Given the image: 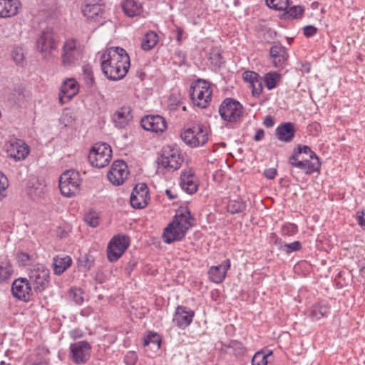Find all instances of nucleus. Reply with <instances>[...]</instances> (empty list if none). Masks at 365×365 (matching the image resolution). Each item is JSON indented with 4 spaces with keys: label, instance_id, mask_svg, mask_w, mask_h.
I'll return each instance as SVG.
<instances>
[{
    "label": "nucleus",
    "instance_id": "nucleus-62",
    "mask_svg": "<svg viewBox=\"0 0 365 365\" xmlns=\"http://www.w3.org/2000/svg\"><path fill=\"white\" fill-rule=\"evenodd\" d=\"M263 124L264 126H266L267 128L272 127L274 124V120L273 117H272L271 115H267L264 118Z\"/></svg>",
    "mask_w": 365,
    "mask_h": 365
},
{
    "label": "nucleus",
    "instance_id": "nucleus-33",
    "mask_svg": "<svg viewBox=\"0 0 365 365\" xmlns=\"http://www.w3.org/2000/svg\"><path fill=\"white\" fill-rule=\"evenodd\" d=\"M14 273L11 262L6 259L0 262V283L9 280Z\"/></svg>",
    "mask_w": 365,
    "mask_h": 365
},
{
    "label": "nucleus",
    "instance_id": "nucleus-10",
    "mask_svg": "<svg viewBox=\"0 0 365 365\" xmlns=\"http://www.w3.org/2000/svg\"><path fill=\"white\" fill-rule=\"evenodd\" d=\"M82 13L88 19L101 22L106 18V6L103 0H85Z\"/></svg>",
    "mask_w": 365,
    "mask_h": 365
},
{
    "label": "nucleus",
    "instance_id": "nucleus-26",
    "mask_svg": "<svg viewBox=\"0 0 365 365\" xmlns=\"http://www.w3.org/2000/svg\"><path fill=\"white\" fill-rule=\"evenodd\" d=\"M112 118L115 127L119 128H125L133 119L130 107L125 106L119 108L115 111Z\"/></svg>",
    "mask_w": 365,
    "mask_h": 365
},
{
    "label": "nucleus",
    "instance_id": "nucleus-25",
    "mask_svg": "<svg viewBox=\"0 0 365 365\" xmlns=\"http://www.w3.org/2000/svg\"><path fill=\"white\" fill-rule=\"evenodd\" d=\"M296 163L295 167L304 171L307 175H311L314 173L319 172L321 169V162L317 155L311 156L304 161L298 160V158H294Z\"/></svg>",
    "mask_w": 365,
    "mask_h": 365
},
{
    "label": "nucleus",
    "instance_id": "nucleus-12",
    "mask_svg": "<svg viewBox=\"0 0 365 365\" xmlns=\"http://www.w3.org/2000/svg\"><path fill=\"white\" fill-rule=\"evenodd\" d=\"M69 350L70 359L76 364H83L91 357V345L86 341H80L71 344Z\"/></svg>",
    "mask_w": 365,
    "mask_h": 365
},
{
    "label": "nucleus",
    "instance_id": "nucleus-11",
    "mask_svg": "<svg viewBox=\"0 0 365 365\" xmlns=\"http://www.w3.org/2000/svg\"><path fill=\"white\" fill-rule=\"evenodd\" d=\"M243 107L237 101L225 99L220 105L219 113L222 118L229 122H236L242 115Z\"/></svg>",
    "mask_w": 365,
    "mask_h": 365
},
{
    "label": "nucleus",
    "instance_id": "nucleus-57",
    "mask_svg": "<svg viewBox=\"0 0 365 365\" xmlns=\"http://www.w3.org/2000/svg\"><path fill=\"white\" fill-rule=\"evenodd\" d=\"M123 254V252H107V257L110 262L117 261Z\"/></svg>",
    "mask_w": 365,
    "mask_h": 365
},
{
    "label": "nucleus",
    "instance_id": "nucleus-29",
    "mask_svg": "<svg viewBox=\"0 0 365 365\" xmlns=\"http://www.w3.org/2000/svg\"><path fill=\"white\" fill-rule=\"evenodd\" d=\"M130 240L128 236L118 234L113 236L108 243L107 251H125Z\"/></svg>",
    "mask_w": 365,
    "mask_h": 365
},
{
    "label": "nucleus",
    "instance_id": "nucleus-40",
    "mask_svg": "<svg viewBox=\"0 0 365 365\" xmlns=\"http://www.w3.org/2000/svg\"><path fill=\"white\" fill-rule=\"evenodd\" d=\"M68 296L77 305L82 304L84 301L83 292L80 288H71L68 292Z\"/></svg>",
    "mask_w": 365,
    "mask_h": 365
},
{
    "label": "nucleus",
    "instance_id": "nucleus-20",
    "mask_svg": "<svg viewBox=\"0 0 365 365\" xmlns=\"http://www.w3.org/2000/svg\"><path fill=\"white\" fill-rule=\"evenodd\" d=\"M141 126L148 131L159 134L166 130L167 123L160 115H148L142 118Z\"/></svg>",
    "mask_w": 365,
    "mask_h": 365
},
{
    "label": "nucleus",
    "instance_id": "nucleus-58",
    "mask_svg": "<svg viewBox=\"0 0 365 365\" xmlns=\"http://www.w3.org/2000/svg\"><path fill=\"white\" fill-rule=\"evenodd\" d=\"M231 347L237 350L239 354H242L245 351V348L242 344L236 341L231 343Z\"/></svg>",
    "mask_w": 365,
    "mask_h": 365
},
{
    "label": "nucleus",
    "instance_id": "nucleus-50",
    "mask_svg": "<svg viewBox=\"0 0 365 365\" xmlns=\"http://www.w3.org/2000/svg\"><path fill=\"white\" fill-rule=\"evenodd\" d=\"M137 360L138 356L135 351H128L124 357L126 365H135Z\"/></svg>",
    "mask_w": 365,
    "mask_h": 365
},
{
    "label": "nucleus",
    "instance_id": "nucleus-63",
    "mask_svg": "<svg viewBox=\"0 0 365 365\" xmlns=\"http://www.w3.org/2000/svg\"><path fill=\"white\" fill-rule=\"evenodd\" d=\"M358 222L361 227H365V213L362 212L361 215L358 213Z\"/></svg>",
    "mask_w": 365,
    "mask_h": 365
},
{
    "label": "nucleus",
    "instance_id": "nucleus-56",
    "mask_svg": "<svg viewBox=\"0 0 365 365\" xmlns=\"http://www.w3.org/2000/svg\"><path fill=\"white\" fill-rule=\"evenodd\" d=\"M264 175L267 179L272 180L277 175V170L274 168L266 169L264 172Z\"/></svg>",
    "mask_w": 365,
    "mask_h": 365
},
{
    "label": "nucleus",
    "instance_id": "nucleus-47",
    "mask_svg": "<svg viewBox=\"0 0 365 365\" xmlns=\"http://www.w3.org/2000/svg\"><path fill=\"white\" fill-rule=\"evenodd\" d=\"M259 77L260 76L257 73L251 71H245L242 75L243 80L250 85L254 83Z\"/></svg>",
    "mask_w": 365,
    "mask_h": 365
},
{
    "label": "nucleus",
    "instance_id": "nucleus-16",
    "mask_svg": "<svg viewBox=\"0 0 365 365\" xmlns=\"http://www.w3.org/2000/svg\"><path fill=\"white\" fill-rule=\"evenodd\" d=\"M11 292L14 297L24 302L29 301L33 294L29 279L24 277L18 278L13 282Z\"/></svg>",
    "mask_w": 365,
    "mask_h": 365
},
{
    "label": "nucleus",
    "instance_id": "nucleus-17",
    "mask_svg": "<svg viewBox=\"0 0 365 365\" xmlns=\"http://www.w3.org/2000/svg\"><path fill=\"white\" fill-rule=\"evenodd\" d=\"M5 150L8 156L16 160L26 158L29 153V146L21 140H11L5 145Z\"/></svg>",
    "mask_w": 365,
    "mask_h": 365
},
{
    "label": "nucleus",
    "instance_id": "nucleus-18",
    "mask_svg": "<svg viewBox=\"0 0 365 365\" xmlns=\"http://www.w3.org/2000/svg\"><path fill=\"white\" fill-rule=\"evenodd\" d=\"M180 186L188 194L195 193L199 187V180L192 168L184 169L180 177Z\"/></svg>",
    "mask_w": 365,
    "mask_h": 365
},
{
    "label": "nucleus",
    "instance_id": "nucleus-35",
    "mask_svg": "<svg viewBox=\"0 0 365 365\" xmlns=\"http://www.w3.org/2000/svg\"><path fill=\"white\" fill-rule=\"evenodd\" d=\"M282 76L276 71H270L266 73L263 78V82L268 90L275 88L281 81Z\"/></svg>",
    "mask_w": 365,
    "mask_h": 365
},
{
    "label": "nucleus",
    "instance_id": "nucleus-43",
    "mask_svg": "<svg viewBox=\"0 0 365 365\" xmlns=\"http://www.w3.org/2000/svg\"><path fill=\"white\" fill-rule=\"evenodd\" d=\"M252 365H272L269 361L267 360V356L264 352L257 351L252 359Z\"/></svg>",
    "mask_w": 365,
    "mask_h": 365
},
{
    "label": "nucleus",
    "instance_id": "nucleus-59",
    "mask_svg": "<svg viewBox=\"0 0 365 365\" xmlns=\"http://www.w3.org/2000/svg\"><path fill=\"white\" fill-rule=\"evenodd\" d=\"M81 258L85 259L86 268L90 269L93 263V259L87 253H86Z\"/></svg>",
    "mask_w": 365,
    "mask_h": 365
},
{
    "label": "nucleus",
    "instance_id": "nucleus-14",
    "mask_svg": "<svg viewBox=\"0 0 365 365\" xmlns=\"http://www.w3.org/2000/svg\"><path fill=\"white\" fill-rule=\"evenodd\" d=\"M150 200L148 186L145 183L137 184L130 195V202L131 206L135 209H143L148 205Z\"/></svg>",
    "mask_w": 365,
    "mask_h": 365
},
{
    "label": "nucleus",
    "instance_id": "nucleus-22",
    "mask_svg": "<svg viewBox=\"0 0 365 365\" xmlns=\"http://www.w3.org/2000/svg\"><path fill=\"white\" fill-rule=\"evenodd\" d=\"M22 4L19 0H0V18L16 16L21 11Z\"/></svg>",
    "mask_w": 365,
    "mask_h": 365
},
{
    "label": "nucleus",
    "instance_id": "nucleus-23",
    "mask_svg": "<svg viewBox=\"0 0 365 365\" xmlns=\"http://www.w3.org/2000/svg\"><path fill=\"white\" fill-rule=\"evenodd\" d=\"M269 56L275 68H283L288 59L286 48L281 44L273 45L269 50Z\"/></svg>",
    "mask_w": 365,
    "mask_h": 365
},
{
    "label": "nucleus",
    "instance_id": "nucleus-54",
    "mask_svg": "<svg viewBox=\"0 0 365 365\" xmlns=\"http://www.w3.org/2000/svg\"><path fill=\"white\" fill-rule=\"evenodd\" d=\"M176 98L174 96H171L169 98V104L168 107L170 110H176L178 107H180L182 104L180 98L178 99L177 102L174 104L173 103V98Z\"/></svg>",
    "mask_w": 365,
    "mask_h": 365
},
{
    "label": "nucleus",
    "instance_id": "nucleus-3",
    "mask_svg": "<svg viewBox=\"0 0 365 365\" xmlns=\"http://www.w3.org/2000/svg\"><path fill=\"white\" fill-rule=\"evenodd\" d=\"M84 46L76 38L66 39L61 48V63L66 68L78 65L83 57Z\"/></svg>",
    "mask_w": 365,
    "mask_h": 365
},
{
    "label": "nucleus",
    "instance_id": "nucleus-55",
    "mask_svg": "<svg viewBox=\"0 0 365 365\" xmlns=\"http://www.w3.org/2000/svg\"><path fill=\"white\" fill-rule=\"evenodd\" d=\"M294 158H298V160L299 161H301L302 160V161H304L305 160L307 159L304 158L303 155H302L301 154L293 153L292 155L289 158V163L291 165L294 167H295V164L294 163H296Z\"/></svg>",
    "mask_w": 365,
    "mask_h": 365
},
{
    "label": "nucleus",
    "instance_id": "nucleus-52",
    "mask_svg": "<svg viewBox=\"0 0 365 365\" xmlns=\"http://www.w3.org/2000/svg\"><path fill=\"white\" fill-rule=\"evenodd\" d=\"M283 249H287L289 251H299L302 249V245L299 241H294L289 244L282 245Z\"/></svg>",
    "mask_w": 365,
    "mask_h": 365
},
{
    "label": "nucleus",
    "instance_id": "nucleus-13",
    "mask_svg": "<svg viewBox=\"0 0 365 365\" xmlns=\"http://www.w3.org/2000/svg\"><path fill=\"white\" fill-rule=\"evenodd\" d=\"M130 174L127 164L123 160H115L107 173V178L113 185H123Z\"/></svg>",
    "mask_w": 365,
    "mask_h": 365
},
{
    "label": "nucleus",
    "instance_id": "nucleus-31",
    "mask_svg": "<svg viewBox=\"0 0 365 365\" xmlns=\"http://www.w3.org/2000/svg\"><path fill=\"white\" fill-rule=\"evenodd\" d=\"M16 260L19 266L36 267V264H39L38 255L36 252H18Z\"/></svg>",
    "mask_w": 365,
    "mask_h": 365
},
{
    "label": "nucleus",
    "instance_id": "nucleus-1",
    "mask_svg": "<svg viewBox=\"0 0 365 365\" xmlns=\"http://www.w3.org/2000/svg\"><path fill=\"white\" fill-rule=\"evenodd\" d=\"M130 57L120 47H110L101 55V70L107 78L118 81L123 78L130 68Z\"/></svg>",
    "mask_w": 365,
    "mask_h": 365
},
{
    "label": "nucleus",
    "instance_id": "nucleus-8",
    "mask_svg": "<svg viewBox=\"0 0 365 365\" xmlns=\"http://www.w3.org/2000/svg\"><path fill=\"white\" fill-rule=\"evenodd\" d=\"M183 163L180 150L177 147L167 145L163 148L160 159V165L168 171L178 170Z\"/></svg>",
    "mask_w": 365,
    "mask_h": 365
},
{
    "label": "nucleus",
    "instance_id": "nucleus-30",
    "mask_svg": "<svg viewBox=\"0 0 365 365\" xmlns=\"http://www.w3.org/2000/svg\"><path fill=\"white\" fill-rule=\"evenodd\" d=\"M72 264V259L68 255H58L53 258V266L54 274L60 275Z\"/></svg>",
    "mask_w": 365,
    "mask_h": 365
},
{
    "label": "nucleus",
    "instance_id": "nucleus-45",
    "mask_svg": "<svg viewBox=\"0 0 365 365\" xmlns=\"http://www.w3.org/2000/svg\"><path fill=\"white\" fill-rule=\"evenodd\" d=\"M9 187V180L3 173L0 172V197L4 199L6 196V189Z\"/></svg>",
    "mask_w": 365,
    "mask_h": 365
},
{
    "label": "nucleus",
    "instance_id": "nucleus-46",
    "mask_svg": "<svg viewBox=\"0 0 365 365\" xmlns=\"http://www.w3.org/2000/svg\"><path fill=\"white\" fill-rule=\"evenodd\" d=\"M295 153L306 155L308 158L311 156L317 155L316 153L311 150V148L304 145H299L294 150V152Z\"/></svg>",
    "mask_w": 365,
    "mask_h": 365
},
{
    "label": "nucleus",
    "instance_id": "nucleus-37",
    "mask_svg": "<svg viewBox=\"0 0 365 365\" xmlns=\"http://www.w3.org/2000/svg\"><path fill=\"white\" fill-rule=\"evenodd\" d=\"M304 12V9L301 6H294L286 9L284 14V19H301Z\"/></svg>",
    "mask_w": 365,
    "mask_h": 365
},
{
    "label": "nucleus",
    "instance_id": "nucleus-38",
    "mask_svg": "<svg viewBox=\"0 0 365 365\" xmlns=\"http://www.w3.org/2000/svg\"><path fill=\"white\" fill-rule=\"evenodd\" d=\"M298 232V227L296 224L292 222H285L282 225L280 234L282 237H292Z\"/></svg>",
    "mask_w": 365,
    "mask_h": 365
},
{
    "label": "nucleus",
    "instance_id": "nucleus-49",
    "mask_svg": "<svg viewBox=\"0 0 365 365\" xmlns=\"http://www.w3.org/2000/svg\"><path fill=\"white\" fill-rule=\"evenodd\" d=\"M12 58L16 63H21L24 60V53L22 48L16 47L11 52Z\"/></svg>",
    "mask_w": 365,
    "mask_h": 365
},
{
    "label": "nucleus",
    "instance_id": "nucleus-42",
    "mask_svg": "<svg viewBox=\"0 0 365 365\" xmlns=\"http://www.w3.org/2000/svg\"><path fill=\"white\" fill-rule=\"evenodd\" d=\"M84 220L89 226L96 227L99 225V215L95 211H89L85 215Z\"/></svg>",
    "mask_w": 365,
    "mask_h": 365
},
{
    "label": "nucleus",
    "instance_id": "nucleus-24",
    "mask_svg": "<svg viewBox=\"0 0 365 365\" xmlns=\"http://www.w3.org/2000/svg\"><path fill=\"white\" fill-rule=\"evenodd\" d=\"M230 267V259L223 261L219 265L211 267L208 271L210 280L216 284L222 282L225 279L227 272Z\"/></svg>",
    "mask_w": 365,
    "mask_h": 365
},
{
    "label": "nucleus",
    "instance_id": "nucleus-6",
    "mask_svg": "<svg viewBox=\"0 0 365 365\" xmlns=\"http://www.w3.org/2000/svg\"><path fill=\"white\" fill-rule=\"evenodd\" d=\"M81 178L80 173L73 170H68L61 174L59 179V188L61 194L71 197L79 193Z\"/></svg>",
    "mask_w": 365,
    "mask_h": 365
},
{
    "label": "nucleus",
    "instance_id": "nucleus-5",
    "mask_svg": "<svg viewBox=\"0 0 365 365\" xmlns=\"http://www.w3.org/2000/svg\"><path fill=\"white\" fill-rule=\"evenodd\" d=\"M210 135V128L202 123L194 124L181 133L184 143L192 148L202 146L206 144Z\"/></svg>",
    "mask_w": 365,
    "mask_h": 365
},
{
    "label": "nucleus",
    "instance_id": "nucleus-2",
    "mask_svg": "<svg viewBox=\"0 0 365 365\" xmlns=\"http://www.w3.org/2000/svg\"><path fill=\"white\" fill-rule=\"evenodd\" d=\"M195 218L191 215L189 208L180 207L177 210L174 218L165 229L163 237L168 243L183 238L188 231L194 225Z\"/></svg>",
    "mask_w": 365,
    "mask_h": 365
},
{
    "label": "nucleus",
    "instance_id": "nucleus-9",
    "mask_svg": "<svg viewBox=\"0 0 365 365\" xmlns=\"http://www.w3.org/2000/svg\"><path fill=\"white\" fill-rule=\"evenodd\" d=\"M29 277L35 292H42L49 284L50 272L43 264H36L35 268L30 269Z\"/></svg>",
    "mask_w": 365,
    "mask_h": 365
},
{
    "label": "nucleus",
    "instance_id": "nucleus-44",
    "mask_svg": "<svg viewBox=\"0 0 365 365\" xmlns=\"http://www.w3.org/2000/svg\"><path fill=\"white\" fill-rule=\"evenodd\" d=\"M263 80L259 77L257 80H256L254 83L250 85V87L252 89V94L255 97H259L263 91L262 86Z\"/></svg>",
    "mask_w": 365,
    "mask_h": 365
},
{
    "label": "nucleus",
    "instance_id": "nucleus-53",
    "mask_svg": "<svg viewBox=\"0 0 365 365\" xmlns=\"http://www.w3.org/2000/svg\"><path fill=\"white\" fill-rule=\"evenodd\" d=\"M317 28L314 26H306L304 28V34L307 37H312L317 33Z\"/></svg>",
    "mask_w": 365,
    "mask_h": 365
},
{
    "label": "nucleus",
    "instance_id": "nucleus-7",
    "mask_svg": "<svg viewBox=\"0 0 365 365\" xmlns=\"http://www.w3.org/2000/svg\"><path fill=\"white\" fill-rule=\"evenodd\" d=\"M112 158L110 146L105 143L93 145L88 154V160L93 167L101 168L109 164Z\"/></svg>",
    "mask_w": 365,
    "mask_h": 365
},
{
    "label": "nucleus",
    "instance_id": "nucleus-60",
    "mask_svg": "<svg viewBox=\"0 0 365 365\" xmlns=\"http://www.w3.org/2000/svg\"><path fill=\"white\" fill-rule=\"evenodd\" d=\"M264 138V131L263 129L259 128L256 131V133L255 136L253 137V139L255 141H260Z\"/></svg>",
    "mask_w": 365,
    "mask_h": 365
},
{
    "label": "nucleus",
    "instance_id": "nucleus-39",
    "mask_svg": "<svg viewBox=\"0 0 365 365\" xmlns=\"http://www.w3.org/2000/svg\"><path fill=\"white\" fill-rule=\"evenodd\" d=\"M150 344H154L157 349H159L161 344V336L155 332L150 331L148 335L144 337L143 346H147Z\"/></svg>",
    "mask_w": 365,
    "mask_h": 365
},
{
    "label": "nucleus",
    "instance_id": "nucleus-21",
    "mask_svg": "<svg viewBox=\"0 0 365 365\" xmlns=\"http://www.w3.org/2000/svg\"><path fill=\"white\" fill-rule=\"evenodd\" d=\"M79 91V84L75 78H67L61 85L58 95L59 101L64 104L71 101Z\"/></svg>",
    "mask_w": 365,
    "mask_h": 365
},
{
    "label": "nucleus",
    "instance_id": "nucleus-32",
    "mask_svg": "<svg viewBox=\"0 0 365 365\" xmlns=\"http://www.w3.org/2000/svg\"><path fill=\"white\" fill-rule=\"evenodd\" d=\"M329 307L322 302L314 304L309 311V317L312 321H317L328 316Z\"/></svg>",
    "mask_w": 365,
    "mask_h": 365
},
{
    "label": "nucleus",
    "instance_id": "nucleus-34",
    "mask_svg": "<svg viewBox=\"0 0 365 365\" xmlns=\"http://www.w3.org/2000/svg\"><path fill=\"white\" fill-rule=\"evenodd\" d=\"M159 37L155 31H148L143 38L141 46L144 51H150L158 43Z\"/></svg>",
    "mask_w": 365,
    "mask_h": 365
},
{
    "label": "nucleus",
    "instance_id": "nucleus-41",
    "mask_svg": "<svg viewBox=\"0 0 365 365\" xmlns=\"http://www.w3.org/2000/svg\"><path fill=\"white\" fill-rule=\"evenodd\" d=\"M288 4V0H266L267 6L277 11H283L287 9Z\"/></svg>",
    "mask_w": 365,
    "mask_h": 365
},
{
    "label": "nucleus",
    "instance_id": "nucleus-64",
    "mask_svg": "<svg viewBox=\"0 0 365 365\" xmlns=\"http://www.w3.org/2000/svg\"><path fill=\"white\" fill-rule=\"evenodd\" d=\"M177 31V40L178 41L180 42L182 40V34H183V29L180 27H178L176 29Z\"/></svg>",
    "mask_w": 365,
    "mask_h": 365
},
{
    "label": "nucleus",
    "instance_id": "nucleus-19",
    "mask_svg": "<svg viewBox=\"0 0 365 365\" xmlns=\"http://www.w3.org/2000/svg\"><path fill=\"white\" fill-rule=\"evenodd\" d=\"M195 312L191 309L179 305L176 307L173 315V322L181 329H186L192 322Z\"/></svg>",
    "mask_w": 365,
    "mask_h": 365
},
{
    "label": "nucleus",
    "instance_id": "nucleus-27",
    "mask_svg": "<svg viewBox=\"0 0 365 365\" xmlns=\"http://www.w3.org/2000/svg\"><path fill=\"white\" fill-rule=\"evenodd\" d=\"M296 129L293 123H284L277 126L275 130L277 138L282 142L289 143L295 135Z\"/></svg>",
    "mask_w": 365,
    "mask_h": 365
},
{
    "label": "nucleus",
    "instance_id": "nucleus-4",
    "mask_svg": "<svg viewBox=\"0 0 365 365\" xmlns=\"http://www.w3.org/2000/svg\"><path fill=\"white\" fill-rule=\"evenodd\" d=\"M212 92L210 82L203 79L193 81L190 86V98L193 106L200 108H207L212 101Z\"/></svg>",
    "mask_w": 365,
    "mask_h": 365
},
{
    "label": "nucleus",
    "instance_id": "nucleus-61",
    "mask_svg": "<svg viewBox=\"0 0 365 365\" xmlns=\"http://www.w3.org/2000/svg\"><path fill=\"white\" fill-rule=\"evenodd\" d=\"M83 333L80 329H73L70 331V336L73 339L81 338L83 336Z\"/></svg>",
    "mask_w": 365,
    "mask_h": 365
},
{
    "label": "nucleus",
    "instance_id": "nucleus-36",
    "mask_svg": "<svg viewBox=\"0 0 365 365\" xmlns=\"http://www.w3.org/2000/svg\"><path fill=\"white\" fill-rule=\"evenodd\" d=\"M246 209V203L240 198L230 200L227 205V210L231 214H237L243 212Z\"/></svg>",
    "mask_w": 365,
    "mask_h": 365
},
{
    "label": "nucleus",
    "instance_id": "nucleus-15",
    "mask_svg": "<svg viewBox=\"0 0 365 365\" xmlns=\"http://www.w3.org/2000/svg\"><path fill=\"white\" fill-rule=\"evenodd\" d=\"M36 46L38 51L44 57L50 55L53 51L56 50L58 43L55 40L52 31L49 29L43 31L37 39Z\"/></svg>",
    "mask_w": 365,
    "mask_h": 365
},
{
    "label": "nucleus",
    "instance_id": "nucleus-51",
    "mask_svg": "<svg viewBox=\"0 0 365 365\" xmlns=\"http://www.w3.org/2000/svg\"><path fill=\"white\" fill-rule=\"evenodd\" d=\"M268 240L269 244L277 245L279 249H283L282 240L277 236L276 233H270L268 237Z\"/></svg>",
    "mask_w": 365,
    "mask_h": 365
},
{
    "label": "nucleus",
    "instance_id": "nucleus-28",
    "mask_svg": "<svg viewBox=\"0 0 365 365\" xmlns=\"http://www.w3.org/2000/svg\"><path fill=\"white\" fill-rule=\"evenodd\" d=\"M121 7L123 12L129 17L140 16L143 13V4L139 0H123Z\"/></svg>",
    "mask_w": 365,
    "mask_h": 365
},
{
    "label": "nucleus",
    "instance_id": "nucleus-48",
    "mask_svg": "<svg viewBox=\"0 0 365 365\" xmlns=\"http://www.w3.org/2000/svg\"><path fill=\"white\" fill-rule=\"evenodd\" d=\"M83 78L86 85L93 86L95 82V79L91 68L85 67L83 68Z\"/></svg>",
    "mask_w": 365,
    "mask_h": 365
}]
</instances>
